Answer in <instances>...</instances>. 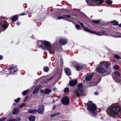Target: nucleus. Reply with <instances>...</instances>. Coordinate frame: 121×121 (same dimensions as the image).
Instances as JSON below:
<instances>
[{"mask_svg":"<svg viewBox=\"0 0 121 121\" xmlns=\"http://www.w3.org/2000/svg\"><path fill=\"white\" fill-rule=\"evenodd\" d=\"M62 103L65 105L67 104L69 102V99L66 97H64L62 99Z\"/></svg>","mask_w":121,"mask_h":121,"instance_id":"8","label":"nucleus"},{"mask_svg":"<svg viewBox=\"0 0 121 121\" xmlns=\"http://www.w3.org/2000/svg\"><path fill=\"white\" fill-rule=\"evenodd\" d=\"M87 4L89 6L99 5L103 4L104 0H86Z\"/></svg>","mask_w":121,"mask_h":121,"instance_id":"4","label":"nucleus"},{"mask_svg":"<svg viewBox=\"0 0 121 121\" xmlns=\"http://www.w3.org/2000/svg\"><path fill=\"white\" fill-rule=\"evenodd\" d=\"M77 88L76 89H78V90H82L83 91V85L81 83H79L77 85Z\"/></svg>","mask_w":121,"mask_h":121,"instance_id":"17","label":"nucleus"},{"mask_svg":"<svg viewBox=\"0 0 121 121\" xmlns=\"http://www.w3.org/2000/svg\"><path fill=\"white\" fill-rule=\"evenodd\" d=\"M51 91H52L51 90L49 89H46L45 91H43L42 89L41 90H40V92L44 94H48Z\"/></svg>","mask_w":121,"mask_h":121,"instance_id":"10","label":"nucleus"},{"mask_svg":"<svg viewBox=\"0 0 121 121\" xmlns=\"http://www.w3.org/2000/svg\"><path fill=\"white\" fill-rule=\"evenodd\" d=\"M75 27L78 30H81L82 29L77 24H76Z\"/></svg>","mask_w":121,"mask_h":121,"instance_id":"30","label":"nucleus"},{"mask_svg":"<svg viewBox=\"0 0 121 121\" xmlns=\"http://www.w3.org/2000/svg\"><path fill=\"white\" fill-rule=\"evenodd\" d=\"M104 65L106 66V68H108V66L110 65V63L109 62H105L104 63Z\"/></svg>","mask_w":121,"mask_h":121,"instance_id":"28","label":"nucleus"},{"mask_svg":"<svg viewBox=\"0 0 121 121\" xmlns=\"http://www.w3.org/2000/svg\"><path fill=\"white\" fill-rule=\"evenodd\" d=\"M92 22L95 23H98L99 22V20H93Z\"/></svg>","mask_w":121,"mask_h":121,"instance_id":"38","label":"nucleus"},{"mask_svg":"<svg viewBox=\"0 0 121 121\" xmlns=\"http://www.w3.org/2000/svg\"><path fill=\"white\" fill-rule=\"evenodd\" d=\"M18 19V17L17 16L15 15L14 16H13L11 18V19L13 20V21L15 22Z\"/></svg>","mask_w":121,"mask_h":121,"instance_id":"27","label":"nucleus"},{"mask_svg":"<svg viewBox=\"0 0 121 121\" xmlns=\"http://www.w3.org/2000/svg\"><path fill=\"white\" fill-rule=\"evenodd\" d=\"M105 32V31H104L102 32L98 31L97 32L93 31V33L95 34L96 35H97L99 36H101L104 35H106L104 34V33Z\"/></svg>","mask_w":121,"mask_h":121,"instance_id":"12","label":"nucleus"},{"mask_svg":"<svg viewBox=\"0 0 121 121\" xmlns=\"http://www.w3.org/2000/svg\"><path fill=\"white\" fill-rule=\"evenodd\" d=\"M55 100H53V103H55Z\"/></svg>","mask_w":121,"mask_h":121,"instance_id":"57","label":"nucleus"},{"mask_svg":"<svg viewBox=\"0 0 121 121\" xmlns=\"http://www.w3.org/2000/svg\"><path fill=\"white\" fill-rule=\"evenodd\" d=\"M110 72H111L110 70L108 71V73H110Z\"/></svg>","mask_w":121,"mask_h":121,"instance_id":"56","label":"nucleus"},{"mask_svg":"<svg viewBox=\"0 0 121 121\" xmlns=\"http://www.w3.org/2000/svg\"><path fill=\"white\" fill-rule=\"evenodd\" d=\"M29 91V90L28 89H27L26 90L22 92V95H24L26 94L28 91Z\"/></svg>","mask_w":121,"mask_h":121,"instance_id":"32","label":"nucleus"},{"mask_svg":"<svg viewBox=\"0 0 121 121\" xmlns=\"http://www.w3.org/2000/svg\"><path fill=\"white\" fill-rule=\"evenodd\" d=\"M114 36L115 37H121V35H114Z\"/></svg>","mask_w":121,"mask_h":121,"instance_id":"44","label":"nucleus"},{"mask_svg":"<svg viewBox=\"0 0 121 121\" xmlns=\"http://www.w3.org/2000/svg\"><path fill=\"white\" fill-rule=\"evenodd\" d=\"M18 25H19L20 24V23L19 22H18L16 23Z\"/></svg>","mask_w":121,"mask_h":121,"instance_id":"49","label":"nucleus"},{"mask_svg":"<svg viewBox=\"0 0 121 121\" xmlns=\"http://www.w3.org/2000/svg\"><path fill=\"white\" fill-rule=\"evenodd\" d=\"M14 69H16V67H15L14 66L10 67V70H12L13 69L14 70Z\"/></svg>","mask_w":121,"mask_h":121,"instance_id":"42","label":"nucleus"},{"mask_svg":"<svg viewBox=\"0 0 121 121\" xmlns=\"http://www.w3.org/2000/svg\"><path fill=\"white\" fill-rule=\"evenodd\" d=\"M2 26L4 29H6L8 27V23L7 22H4L2 25Z\"/></svg>","mask_w":121,"mask_h":121,"instance_id":"22","label":"nucleus"},{"mask_svg":"<svg viewBox=\"0 0 121 121\" xmlns=\"http://www.w3.org/2000/svg\"><path fill=\"white\" fill-rule=\"evenodd\" d=\"M37 44L39 47L49 51L56 50L57 48L55 44L51 45L50 42L46 41H38L37 42Z\"/></svg>","mask_w":121,"mask_h":121,"instance_id":"1","label":"nucleus"},{"mask_svg":"<svg viewBox=\"0 0 121 121\" xmlns=\"http://www.w3.org/2000/svg\"><path fill=\"white\" fill-rule=\"evenodd\" d=\"M88 85H89V86H92L93 85L91 84V83H90V84H88Z\"/></svg>","mask_w":121,"mask_h":121,"instance_id":"53","label":"nucleus"},{"mask_svg":"<svg viewBox=\"0 0 121 121\" xmlns=\"http://www.w3.org/2000/svg\"><path fill=\"white\" fill-rule=\"evenodd\" d=\"M60 112H57L53 114L50 115V117H55L57 116H58L60 115Z\"/></svg>","mask_w":121,"mask_h":121,"instance_id":"23","label":"nucleus"},{"mask_svg":"<svg viewBox=\"0 0 121 121\" xmlns=\"http://www.w3.org/2000/svg\"><path fill=\"white\" fill-rule=\"evenodd\" d=\"M78 90L76 89L74 93L75 95L78 97H79L82 95V93L83 92V91Z\"/></svg>","mask_w":121,"mask_h":121,"instance_id":"7","label":"nucleus"},{"mask_svg":"<svg viewBox=\"0 0 121 121\" xmlns=\"http://www.w3.org/2000/svg\"><path fill=\"white\" fill-rule=\"evenodd\" d=\"M60 43L62 44H66L67 43L68 40L67 39H60L59 40Z\"/></svg>","mask_w":121,"mask_h":121,"instance_id":"13","label":"nucleus"},{"mask_svg":"<svg viewBox=\"0 0 121 121\" xmlns=\"http://www.w3.org/2000/svg\"><path fill=\"white\" fill-rule=\"evenodd\" d=\"M79 23L81 25V26L83 28H84V27H85L83 25V23H81L80 22H79Z\"/></svg>","mask_w":121,"mask_h":121,"instance_id":"46","label":"nucleus"},{"mask_svg":"<svg viewBox=\"0 0 121 121\" xmlns=\"http://www.w3.org/2000/svg\"><path fill=\"white\" fill-rule=\"evenodd\" d=\"M20 98H18L16 99H15L14 100L16 103L20 101Z\"/></svg>","mask_w":121,"mask_h":121,"instance_id":"37","label":"nucleus"},{"mask_svg":"<svg viewBox=\"0 0 121 121\" xmlns=\"http://www.w3.org/2000/svg\"><path fill=\"white\" fill-rule=\"evenodd\" d=\"M77 83L76 80H72L70 81L69 83V85L71 86H73L76 85Z\"/></svg>","mask_w":121,"mask_h":121,"instance_id":"14","label":"nucleus"},{"mask_svg":"<svg viewBox=\"0 0 121 121\" xmlns=\"http://www.w3.org/2000/svg\"><path fill=\"white\" fill-rule=\"evenodd\" d=\"M39 86H36L33 91V94H36L39 90Z\"/></svg>","mask_w":121,"mask_h":121,"instance_id":"21","label":"nucleus"},{"mask_svg":"<svg viewBox=\"0 0 121 121\" xmlns=\"http://www.w3.org/2000/svg\"><path fill=\"white\" fill-rule=\"evenodd\" d=\"M44 71L45 72H47L49 70V69L48 67H44L43 68Z\"/></svg>","mask_w":121,"mask_h":121,"instance_id":"35","label":"nucleus"},{"mask_svg":"<svg viewBox=\"0 0 121 121\" xmlns=\"http://www.w3.org/2000/svg\"><path fill=\"white\" fill-rule=\"evenodd\" d=\"M56 106L54 105V106L53 107H52V109H54L56 107Z\"/></svg>","mask_w":121,"mask_h":121,"instance_id":"47","label":"nucleus"},{"mask_svg":"<svg viewBox=\"0 0 121 121\" xmlns=\"http://www.w3.org/2000/svg\"><path fill=\"white\" fill-rule=\"evenodd\" d=\"M96 70L98 72L101 73H105L106 71V70L105 69L100 67H98L96 69Z\"/></svg>","mask_w":121,"mask_h":121,"instance_id":"11","label":"nucleus"},{"mask_svg":"<svg viewBox=\"0 0 121 121\" xmlns=\"http://www.w3.org/2000/svg\"><path fill=\"white\" fill-rule=\"evenodd\" d=\"M27 97H26V98H25V99L24 100V101H25L27 99Z\"/></svg>","mask_w":121,"mask_h":121,"instance_id":"54","label":"nucleus"},{"mask_svg":"<svg viewBox=\"0 0 121 121\" xmlns=\"http://www.w3.org/2000/svg\"><path fill=\"white\" fill-rule=\"evenodd\" d=\"M29 119L30 121H34L35 118L34 116H32L29 117Z\"/></svg>","mask_w":121,"mask_h":121,"instance_id":"24","label":"nucleus"},{"mask_svg":"<svg viewBox=\"0 0 121 121\" xmlns=\"http://www.w3.org/2000/svg\"><path fill=\"white\" fill-rule=\"evenodd\" d=\"M94 94L95 95H97L99 94V93L98 92H95Z\"/></svg>","mask_w":121,"mask_h":121,"instance_id":"45","label":"nucleus"},{"mask_svg":"<svg viewBox=\"0 0 121 121\" xmlns=\"http://www.w3.org/2000/svg\"><path fill=\"white\" fill-rule=\"evenodd\" d=\"M33 39H34V38H32Z\"/></svg>","mask_w":121,"mask_h":121,"instance_id":"58","label":"nucleus"},{"mask_svg":"<svg viewBox=\"0 0 121 121\" xmlns=\"http://www.w3.org/2000/svg\"><path fill=\"white\" fill-rule=\"evenodd\" d=\"M18 70L16 67V69H14V71L13 72V74L14 75L16 74H17V71Z\"/></svg>","mask_w":121,"mask_h":121,"instance_id":"34","label":"nucleus"},{"mask_svg":"<svg viewBox=\"0 0 121 121\" xmlns=\"http://www.w3.org/2000/svg\"><path fill=\"white\" fill-rule=\"evenodd\" d=\"M119 121V120H118V121Z\"/></svg>","mask_w":121,"mask_h":121,"instance_id":"59","label":"nucleus"},{"mask_svg":"<svg viewBox=\"0 0 121 121\" xmlns=\"http://www.w3.org/2000/svg\"><path fill=\"white\" fill-rule=\"evenodd\" d=\"M26 105V104L25 103H23L20 106V108H21L23 107H25Z\"/></svg>","mask_w":121,"mask_h":121,"instance_id":"41","label":"nucleus"},{"mask_svg":"<svg viewBox=\"0 0 121 121\" xmlns=\"http://www.w3.org/2000/svg\"><path fill=\"white\" fill-rule=\"evenodd\" d=\"M25 15H26V14L25 13H23L21 14V15H23V16Z\"/></svg>","mask_w":121,"mask_h":121,"instance_id":"51","label":"nucleus"},{"mask_svg":"<svg viewBox=\"0 0 121 121\" xmlns=\"http://www.w3.org/2000/svg\"><path fill=\"white\" fill-rule=\"evenodd\" d=\"M114 80L117 82H121V75L118 71H116L112 75Z\"/></svg>","mask_w":121,"mask_h":121,"instance_id":"5","label":"nucleus"},{"mask_svg":"<svg viewBox=\"0 0 121 121\" xmlns=\"http://www.w3.org/2000/svg\"><path fill=\"white\" fill-rule=\"evenodd\" d=\"M65 72L68 76H69L71 74V71L70 69L68 68H66L65 69Z\"/></svg>","mask_w":121,"mask_h":121,"instance_id":"18","label":"nucleus"},{"mask_svg":"<svg viewBox=\"0 0 121 121\" xmlns=\"http://www.w3.org/2000/svg\"><path fill=\"white\" fill-rule=\"evenodd\" d=\"M53 78V77L51 78H50L49 79H47V80H48V81L49 80H51V79H52Z\"/></svg>","mask_w":121,"mask_h":121,"instance_id":"50","label":"nucleus"},{"mask_svg":"<svg viewBox=\"0 0 121 121\" xmlns=\"http://www.w3.org/2000/svg\"><path fill=\"white\" fill-rule=\"evenodd\" d=\"M3 58V56L0 55V60H2Z\"/></svg>","mask_w":121,"mask_h":121,"instance_id":"48","label":"nucleus"},{"mask_svg":"<svg viewBox=\"0 0 121 121\" xmlns=\"http://www.w3.org/2000/svg\"><path fill=\"white\" fill-rule=\"evenodd\" d=\"M120 108L117 104H113L109 107L107 112L110 117H117L118 112L120 111Z\"/></svg>","mask_w":121,"mask_h":121,"instance_id":"2","label":"nucleus"},{"mask_svg":"<svg viewBox=\"0 0 121 121\" xmlns=\"http://www.w3.org/2000/svg\"><path fill=\"white\" fill-rule=\"evenodd\" d=\"M84 30L86 31L89 32L91 33H93V31H91L90 30L88 29V28L85 27H84Z\"/></svg>","mask_w":121,"mask_h":121,"instance_id":"25","label":"nucleus"},{"mask_svg":"<svg viewBox=\"0 0 121 121\" xmlns=\"http://www.w3.org/2000/svg\"><path fill=\"white\" fill-rule=\"evenodd\" d=\"M93 76L92 74L89 75L85 77V79L87 81L90 80L91 79Z\"/></svg>","mask_w":121,"mask_h":121,"instance_id":"20","label":"nucleus"},{"mask_svg":"<svg viewBox=\"0 0 121 121\" xmlns=\"http://www.w3.org/2000/svg\"><path fill=\"white\" fill-rule=\"evenodd\" d=\"M6 118H4L3 117L2 118L0 119V121H4L6 119Z\"/></svg>","mask_w":121,"mask_h":121,"instance_id":"43","label":"nucleus"},{"mask_svg":"<svg viewBox=\"0 0 121 121\" xmlns=\"http://www.w3.org/2000/svg\"><path fill=\"white\" fill-rule=\"evenodd\" d=\"M85 105H87V109L89 113L94 117H95L97 114V107L96 105L91 101H89L88 103H85Z\"/></svg>","mask_w":121,"mask_h":121,"instance_id":"3","label":"nucleus"},{"mask_svg":"<svg viewBox=\"0 0 121 121\" xmlns=\"http://www.w3.org/2000/svg\"><path fill=\"white\" fill-rule=\"evenodd\" d=\"M28 112L31 113H35L37 112V109L32 110L29 109L28 111Z\"/></svg>","mask_w":121,"mask_h":121,"instance_id":"16","label":"nucleus"},{"mask_svg":"<svg viewBox=\"0 0 121 121\" xmlns=\"http://www.w3.org/2000/svg\"><path fill=\"white\" fill-rule=\"evenodd\" d=\"M78 64V63L76 62H73L72 63V64H71V67H75L76 68Z\"/></svg>","mask_w":121,"mask_h":121,"instance_id":"26","label":"nucleus"},{"mask_svg":"<svg viewBox=\"0 0 121 121\" xmlns=\"http://www.w3.org/2000/svg\"><path fill=\"white\" fill-rule=\"evenodd\" d=\"M69 89L68 88L66 87L65 88L64 90V92H66L69 91Z\"/></svg>","mask_w":121,"mask_h":121,"instance_id":"40","label":"nucleus"},{"mask_svg":"<svg viewBox=\"0 0 121 121\" xmlns=\"http://www.w3.org/2000/svg\"><path fill=\"white\" fill-rule=\"evenodd\" d=\"M21 120V118L20 117H17L16 119L14 118L11 120L12 121H18Z\"/></svg>","mask_w":121,"mask_h":121,"instance_id":"29","label":"nucleus"},{"mask_svg":"<svg viewBox=\"0 0 121 121\" xmlns=\"http://www.w3.org/2000/svg\"><path fill=\"white\" fill-rule=\"evenodd\" d=\"M44 107L43 105L40 106L38 107L37 110V112L40 114H42L44 111Z\"/></svg>","mask_w":121,"mask_h":121,"instance_id":"6","label":"nucleus"},{"mask_svg":"<svg viewBox=\"0 0 121 121\" xmlns=\"http://www.w3.org/2000/svg\"><path fill=\"white\" fill-rule=\"evenodd\" d=\"M70 17V16L69 15H64L62 16L57 17V19L58 20L60 19H63L64 20H67V18Z\"/></svg>","mask_w":121,"mask_h":121,"instance_id":"9","label":"nucleus"},{"mask_svg":"<svg viewBox=\"0 0 121 121\" xmlns=\"http://www.w3.org/2000/svg\"><path fill=\"white\" fill-rule=\"evenodd\" d=\"M105 2L108 4H111L112 3V1L111 0H107Z\"/></svg>","mask_w":121,"mask_h":121,"instance_id":"33","label":"nucleus"},{"mask_svg":"<svg viewBox=\"0 0 121 121\" xmlns=\"http://www.w3.org/2000/svg\"><path fill=\"white\" fill-rule=\"evenodd\" d=\"M114 69H115L116 70H117L119 69V66L117 65H116L113 67Z\"/></svg>","mask_w":121,"mask_h":121,"instance_id":"36","label":"nucleus"},{"mask_svg":"<svg viewBox=\"0 0 121 121\" xmlns=\"http://www.w3.org/2000/svg\"><path fill=\"white\" fill-rule=\"evenodd\" d=\"M19 109L18 107H17L14 108L13 110V114H16L18 112Z\"/></svg>","mask_w":121,"mask_h":121,"instance_id":"19","label":"nucleus"},{"mask_svg":"<svg viewBox=\"0 0 121 121\" xmlns=\"http://www.w3.org/2000/svg\"><path fill=\"white\" fill-rule=\"evenodd\" d=\"M114 56L115 58L117 59H119L120 58V57L116 54H114Z\"/></svg>","mask_w":121,"mask_h":121,"instance_id":"39","label":"nucleus"},{"mask_svg":"<svg viewBox=\"0 0 121 121\" xmlns=\"http://www.w3.org/2000/svg\"><path fill=\"white\" fill-rule=\"evenodd\" d=\"M83 67V66L82 65L78 63L77 65L76 66V69L77 70L79 71Z\"/></svg>","mask_w":121,"mask_h":121,"instance_id":"15","label":"nucleus"},{"mask_svg":"<svg viewBox=\"0 0 121 121\" xmlns=\"http://www.w3.org/2000/svg\"><path fill=\"white\" fill-rule=\"evenodd\" d=\"M112 24L114 25H117L118 24V23L117 22L114 21L112 22Z\"/></svg>","mask_w":121,"mask_h":121,"instance_id":"31","label":"nucleus"},{"mask_svg":"<svg viewBox=\"0 0 121 121\" xmlns=\"http://www.w3.org/2000/svg\"><path fill=\"white\" fill-rule=\"evenodd\" d=\"M118 26L119 27H121V24H120Z\"/></svg>","mask_w":121,"mask_h":121,"instance_id":"55","label":"nucleus"},{"mask_svg":"<svg viewBox=\"0 0 121 121\" xmlns=\"http://www.w3.org/2000/svg\"><path fill=\"white\" fill-rule=\"evenodd\" d=\"M12 119H8L7 120V121H12V120H11Z\"/></svg>","mask_w":121,"mask_h":121,"instance_id":"52","label":"nucleus"}]
</instances>
